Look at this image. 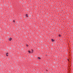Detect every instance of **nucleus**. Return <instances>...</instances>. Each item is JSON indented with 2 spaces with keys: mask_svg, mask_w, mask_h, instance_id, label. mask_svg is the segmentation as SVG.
<instances>
[{
  "mask_svg": "<svg viewBox=\"0 0 73 73\" xmlns=\"http://www.w3.org/2000/svg\"><path fill=\"white\" fill-rule=\"evenodd\" d=\"M11 40H12V38H9L8 39L9 41H11Z\"/></svg>",
  "mask_w": 73,
  "mask_h": 73,
  "instance_id": "f257e3e1",
  "label": "nucleus"
},
{
  "mask_svg": "<svg viewBox=\"0 0 73 73\" xmlns=\"http://www.w3.org/2000/svg\"><path fill=\"white\" fill-rule=\"evenodd\" d=\"M51 41L52 42H54V39H52Z\"/></svg>",
  "mask_w": 73,
  "mask_h": 73,
  "instance_id": "f03ea898",
  "label": "nucleus"
},
{
  "mask_svg": "<svg viewBox=\"0 0 73 73\" xmlns=\"http://www.w3.org/2000/svg\"><path fill=\"white\" fill-rule=\"evenodd\" d=\"M25 16L26 17H28V14H26L25 15Z\"/></svg>",
  "mask_w": 73,
  "mask_h": 73,
  "instance_id": "7ed1b4c3",
  "label": "nucleus"
},
{
  "mask_svg": "<svg viewBox=\"0 0 73 73\" xmlns=\"http://www.w3.org/2000/svg\"><path fill=\"white\" fill-rule=\"evenodd\" d=\"M38 60H40L41 59V58L40 57H38Z\"/></svg>",
  "mask_w": 73,
  "mask_h": 73,
  "instance_id": "20e7f679",
  "label": "nucleus"
},
{
  "mask_svg": "<svg viewBox=\"0 0 73 73\" xmlns=\"http://www.w3.org/2000/svg\"><path fill=\"white\" fill-rule=\"evenodd\" d=\"M8 53L7 52V53H6V56H8Z\"/></svg>",
  "mask_w": 73,
  "mask_h": 73,
  "instance_id": "39448f33",
  "label": "nucleus"
},
{
  "mask_svg": "<svg viewBox=\"0 0 73 73\" xmlns=\"http://www.w3.org/2000/svg\"><path fill=\"white\" fill-rule=\"evenodd\" d=\"M59 37H61V35L59 34L58 35Z\"/></svg>",
  "mask_w": 73,
  "mask_h": 73,
  "instance_id": "423d86ee",
  "label": "nucleus"
},
{
  "mask_svg": "<svg viewBox=\"0 0 73 73\" xmlns=\"http://www.w3.org/2000/svg\"><path fill=\"white\" fill-rule=\"evenodd\" d=\"M33 49H32L31 53H33Z\"/></svg>",
  "mask_w": 73,
  "mask_h": 73,
  "instance_id": "0eeeda50",
  "label": "nucleus"
},
{
  "mask_svg": "<svg viewBox=\"0 0 73 73\" xmlns=\"http://www.w3.org/2000/svg\"><path fill=\"white\" fill-rule=\"evenodd\" d=\"M28 52H29V53H31V51L29 50L28 51Z\"/></svg>",
  "mask_w": 73,
  "mask_h": 73,
  "instance_id": "6e6552de",
  "label": "nucleus"
},
{
  "mask_svg": "<svg viewBox=\"0 0 73 73\" xmlns=\"http://www.w3.org/2000/svg\"><path fill=\"white\" fill-rule=\"evenodd\" d=\"M13 22H15V20L13 21Z\"/></svg>",
  "mask_w": 73,
  "mask_h": 73,
  "instance_id": "1a4fd4ad",
  "label": "nucleus"
},
{
  "mask_svg": "<svg viewBox=\"0 0 73 73\" xmlns=\"http://www.w3.org/2000/svg\"><path fill=\"white\" fill-rule=\"evenodd\" d=\"M27 46H28V45H27Z\"/></svg>",
  "mask_w": 73,
  "mask_h": 73,
  "instance_id": "9d476101",
  "label": "nucleus"
},
{
  "mask_svg": "<svg viewBox=\"0 0 73 73\" xmlns=\"http://www.w3.org/2000/svg\"><path fill=\"white\" fill-rule=\"evenodd\" d=\"M46 71H48V70H46Z\"/></svg>",
  "mask_w": 73,
  "mask_h": 73,
  "instance_id": "9b49d317",
  "label": "nucleus"
},
{
  "mask_svg": "<svg viewBox=\"0 0 73 73\" xmlns=\"http://www.w3.org/2000/svg\"><path fill=\"white\" fill-rule=\"evenodd\" d=\"M68 61H69V59H68Z\"/></svg>",
  "mask_w": 73,
  "mask_h": 73,
  "instance_id": "f8f14e48",
  "label": "nucleus"
}]
</instances>
